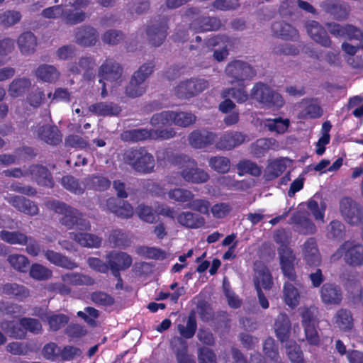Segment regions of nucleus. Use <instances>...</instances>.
I'll return each mask as SVG.
<instances>
[{
	"instance_id": "1",
	"label": "nucleus",
	"mask_w": 363,
	"mask_h": 363,
	"mask_svg": "<svg viewBox=\"0 0 363 363\" xmlns=\"http://www.w3.org/2000/svg\"><path fill=\"white\" fill-rule=\"evenodd\" d=\"M170 163L181 169L179 172H174L168 177V182L172 184L179 185L181 179L191 184H203L209 179V174L203 169L199 168L197 162L185 155H172L168 159Z\"/></svg>"
},
{
	"instance_id": "2",
	"label": "nucleus",
	"mask_w": 363,
	"mask_h": 363,
	"mask_svg": "<svg viewBox=\"0 0 363 363\" xmlns=\"http://www.w3.org/2000/svg\"><path fill=\"white\" fill-rule=\"evenodd\" d=\"M47 206L55 213L62 215L60 220V223L67 229L82 231L90 230L89 221L84 217L83 213L78 209L57 200L48 201Z\"/></svg>"
},
{
	"instance_id": "3",
	"label": "nucleus",
	"mask_w": 363,
	"mask_h": 363,
	"mask_svg": "<svg viewBox=\"0 0 363 363\" xmlns=\"http://www.w3.org/2000/svg\"><path fill=\"white\" fill-rule=\"evenodd\" d=\"M123 157L124 162L138 172L150 174L154 172L155 158L144 147L128 149Z\"/></svg>"
},
{
	"instance_id": "4",
	"label": "nucleus",
	"mask_w": 363,
	"mask_h": 363,
	"mask_svg": "<svg viewBox=\"0 0 363 363\" xmlns=\"http://www.w3.org/2000/svg\"><path fill=\"white\" fill-rule=\"evenodd\" d=\"M250 96L263 107L268 108L278 109L284 105L281 95L262 82H257L254 85Z\"/></svg>"
},
{
	"instance_id": "5",
	"label": "nucleus",
	"mask_w": 363,
	"mask_h": 363,
	"mask_svg": "<svg viewBox=\"0 0 363 363\" xmlns=\"http://www.w3.org/2000/svg\"><path fill=\"white\" fill-rule=\"evenodd\" d=\"M176 132L172 128L165 129L137 128L125 131L123 140L137 143L146 140H168L175 136Z\"/></svg>"
},
{
	"instance_id": "6",
	"label": "nucleus",
	"mask_w": 363,
	"mask_h": 363,
	"mask_svg": "<svg viewBox=\"0 0 363 363\" xmlns=\"http://www.w3.org/2000/svg\"><path fill=\"white\" fill-rule=\"evenodd\" d=\"M155 63L148 62L141 65L135 72L128 86L125 87V94L131 98L142 96L146 90L145 80L153 72Z\"/></svg>"
},
{
	"instance_id": "7",
	"label": "nucleus",
	"mask_w": 363,
	"mask_h": 363,
	"mask_svg": "<svg viewBox=\"0 0 363 363\" xmlns=\"http://www.w3.org/2000/svg\"><path fill=\"white\" fill-rule=\"evenodd\" d=\"M341 257L350 266L363 265V245L354 244L350 241H345L331 256L333 260H337Z\"/></svg>"
},
{
	"instance_id": "8",
	"label": "nucleus",
	"mask_w": 363,
	"mask_h": 363,
	"mask_svg": "<svg viewBox=\"0 0 363 363\" xmlns=\"http://www.w3.org/2000/svg\"><path fill=\"white\" fill-rule=\"evenodd\" d=\"M168 28L167 17L159 16L158 19L152 20L146 28L149 43L154 47L160 46L167 38Z\"/></svg>"
},
{
	"instance_id": "9",
	"label": "nucleus",
	"mask_w": 363,
	"mask_h": 363,
	"mask_svg": "<svg viewBox=\"0 0 363 363\" xmlns=\"http://www.w3.org/2000/svg\"><path fill=\"white\" fill-rule=\"evenodd\" d=\"M209 86L207 80L202 78H191L181 82L175 88L179 99H189L201 93Z\"/></svg>"
},
{
	"instance_id": "10",
	"label": "nucleus",
	"mask_w": 363,
	"mask_h": 363,
	"mask_svg": "<svg viewBox=\"0 0 363 363\" xmlns=\"http://www.w3.org/2000/svg\"><path fill=\"white\" fill-rule=\"evenodd\" d=\"M279 257L284 277L288 279V281L294 283L297 286H301V283L295 271L296 255L293 250L283 249Z\"/></svg>"
},
{
	"instance_id": "11",
	"label": "nucleus",
	"mask_w": 363,
	"mask_h": 363,
	"mask_svg": "<svg viewBox=\"0 0 363 363\" xmlns=\"http://www.w3.org/2000/svg\"><path fill=\"white\" fill-rule=\"evenodd\" d=\"M226 74L240 83L250 79L256 75V72L248 63L241 60H234L225 67Z\"/></svg>"
},
{
	"instance_id": "12",
	"label": "nucleus",
	"mask_w": 363,
	"mask_h": 363,
	"mask_svg": "<svg viewBox=\"0 0 363 363\" xmlns=\"http://www.w3.org/2000/svg\"><path fill=\"white\" fill-rule=\"evenodd\" d=\"M320 6L324 12L340 21L346 20L350 13L348 4L340 0H325L320 4Z\"/></svg>"
},
{
	"instance_id": "13",
	"label": "nucleus",
	"mask_w": 363,
	"mask_h": 363,
	"mask_svg": "<svg viewBox=\"0 0 363 363\" xmlns=\"http://www.w3.org/2000/svg\"><path fill=\"white\" fill-rule=\"evenodd\" d=\"M206 45L208 48L220 46V49L215 50L213 57L217 62L223 61L228 55V50L233 46V40L225 35H217L208 39Z\"/></svg>"
},
{
	"instance_id": "14",
	"label": "nucleus",
	"mask_w": 363,
	"mask_h": 363,
	"mask_svg": "<svg viewBox=\"0 0 363 363\" xmlns=\"http://www.w3.org/2000/svg\"><path fill=\"white\" fill-rule=\"evenodd\" d=\"M123 67L113 59L107 58L99 69V82L102 81L117 82L121 79Z\"/></svg>"
},
{
	"instance_id": "15",
	"label": "nucleus",
	"mask_w": 363,
	"mask_h": 363,
	"mask_svg": "<svg viewBox=\"0 0 363 363\" xmlns=\"http://www.w3.org/2000/svg\"><path fill=\"white\" fill-rule=\"evenodd\" d=\"M291 223L294 224L295 231L301 235H308L315 234L316 226L308 218L306 212L298 211L291 217Z\"/></svg>"
},
{
	"instance_id": "16",
	"label": "nucleus",
	"mask_w": 363,
	"mask_h": 363,
	"mask_svg": "<svg viewBox=\"0 0 363 363\" xmlns=\"http://www.w3.org/2000/svg\"><path fill=\"white\" fill-rule=\"evenodd\" d=\"M27 174L39 186L52 188L55 182L49 169L41 164H32L27 169Z\"/></svg>"
},
{
	"instance_id": "17",
	"label": "nucleus",
	"mask_w": 363,
	"mask_h": 363,
	"mask_svg": "<svg viewBox=\"0 0 363 363\" xmlns=\"http://www.w3.org/2000/svg\"><path fill=\"white\" fill-rule=\"evenodd\" d=\"M74 38L77 45L84 48L91 47L98 41L99 33L94 27L84 25L76 29Z\"/></svg>"
},
{
	"instance_id": "18",
	"label": "nucleus",
	"mask_w": 363,
	"mask_h": 363,
	"mask_svg": "<svg viewBox=\"0 0 363 363\" xmlns=\"http://www.w3.org/2000/svg\"><path fill=\"white\" fill-rule=\"evenodd\" d=\"M222 26L217 17L201 16L194 18L189 24V28L195 33L218 30Z\"/></svg>"
},
{
	"instance_id": "19",
	"label": "nucleus",
	"mask_w": 363,
	"mask_h": 363,
	"mask_svg": "<svg viewBox=\"0 0 363 363\" xmlns=\"http://www.w3.org/2000/svg\"><path fill=\"white\" fill-rule=\"evenodd\" d=\"M6 201L18 211L29 216L38 214L39 208L33 201L22 196H11L6 198Z\"/></svg>"
},
{
	"instance_id": "20",
	"label": "nucleus",
	"mask_w": 363,
	"mask_h": 363,
	"mask_svg": "<svg viewBox=\"0 0 363 363\" xmlns=\"http://www.w3.org/2000/svg\"><path fill=\"white\" fill-rule=\"evenodd\" d=\"M306 30L312 40L324 48H330L332 41L326 30L317 21H311L306 25Z\"/></svg>"
},
{
	"instance_id": "21",
	"label": "nucleus",
	"mask_w": 363,
	"mask_h": 363,
	"mask_svg": "<svg viewBox=\"0 0 363 363\" xmlns=\"http://www.w3.org/2000/svg\"><path fill=\"white\" fill-rule=\"evenodd\" d=\"M303 256L306 264L310 267H317L321 263L315 238H309L303 245Z\"/></svg>"
},
{
	"instance_id": "22",
	"label": "nucleus",
	"mask_w": 363,
	"mask_h": 363,
	"mask_svg": "<svg viewBox=\"0 0 363 363\" xmlns=\"http://www.w3.org/2000/svg\"><path fill=\"white\" fill-rule=\"evenodd\" d=\"M216 135L205 129L195 130L189 135V143L192 147L201 149L212 145L216 140Z\"/></svg>"
},
{
	"instance_id": "23",
	"label": "nucleus",
	"mask_w": 363,
	"mask_h": 363,
	"mask_svg": "<svg viewBox=\"0 0 363 363\" xmlns=\"http://www.w3.org/2000/svg\"><path fill=\"white\" fill-rule=\"evenodd\" d=\"M320 294L322 302L327 305H338L342 299L341 288L332 283L323 284Z\"/></svg>"
},
{
	"instance_id": "24",
	"label": "nucleus",
	"mask_w": 363,
	"mask_h": 363,
	"mask_svg": "<svg viewBox=\"0 0 363 363\" xmlns=\"http://www.w3.org/2000/svg\"><path fill=\"white\" fill-rule=\"evenodd\" d=\"M107 209L118 217L128 218L133 215V208L126 201L111 197L106 200Z\"/></svg>"
},
{
	"instance_id": "25",
	"label": "nucleus",
	"mask_w": 363,
	"mask_h": 363,
	"mask_svg": "<svg viewBox=\"0 0 363 363\" xmlns=\"http://www.w3.org/2000/svg\"><path fill=\"white\" fill-rule=\"evenodd\" d=\"M245 136L240 132L228 131L223 133L217 141L216 146L221 150H230L241 145Z\"/></svg>"
},
{
	"instance_id": "26",
	"label": "nucleus",
	"mask_w": 363,
	"mask_h": 363,
	"mask_svg": "<svg viewBox=\"0 0 363 363\" xmlns=\"http://www.w3.org/2000/svg\"><path fill=\"white\" fill-rule=\"evenodd\" d=\"M108 264L112 273H118L130 267L132 258L123 252H111L108 255Z\"/></svg>"
},
{
	"instance_id": "27",
	"label": "nucleus",
	"mask_w": 363,
	"mask_h": 363,
	"mask_svg": "<svg viewBox=\"0 0 363 363\" xmlns=\"http://www.w3.org/2000/svg\"><path fill=\"white\" fill-rule=\"evenodd\" d=\"M272 31L274 36L286 40H296L298 38V30L284 21H276L272 23Z\"/></svg>"
},
{
	"instance_id": "28",
	"label": "nucleus",
	"mask_w": 363,
	"mask_h": 363,
	"mask_svg": "<svg viewBox=\"0 0 363 363\" xmlns=\"http://www.w3.org/2000/svg\"><path fill=\"white\" fill-rule=\"evenodd\" d=\"M333 322L335 327L342 332H349L354 327V318L352 312L346 308L339 309L335 314Z\"/></svg>"
},
{
	"instance_id": "29",
	"label": "nucleus",
	"mask_w": 363,
	"mask_h": 363,
	"mask_svg": "<svg viewBox=\"0 0 363 363\" xmlns=\"http://www.w3.org/2000/svg\"><path fill=\"white\" fill-rule=\"evenodd\" d=\"M43 252L45 257L55 266L70 270L78 267V264L75 262L61 253L51 250H43Z\"/></svg>"
},
{
	"instance_id": "30",
	"label": "nucleus",
	"mask_w": 363,
	"mask_h": 363,
	"mask_svg": "<svg viewBox=\"0 0 363 363\" xmlns=\"http://www.w3.org/2000/svg\"><path fill=\"white\" fill-rule=\"evenodd\" d=\"M39 138L50 145H57L62 142V135L56 125H43L38 130Z\"/></svg>"
},
{
	"instance_id": "31",
	"label": "nucleus",
	"mask_w": 363,
	"mask_h": 363,
	"mask_svg": "<svg viewBox=\"0 0 363 363\" xmlns=\"http://www.w3.org/2000/svg\"><path fill=\"white\" fill-rule=\"evenodd\" d=\"M291 323L286 313H280L274 322L276 336L281 342H286L290 335Z\"/></svg>"
},
{
	"instance_id": "32",
	"label": "nucleus",
	"mask_w": 363,
	"mask_h": 363,
	"mask_svg": "<svg viewBox=\"0 0 363 363\" xmlns=\"http://www.w3.org/2000/svg\"><path fill=\"white\" fill-rule=\"evenodd\" d=\"M177 220L182 226L192 229L201 228L206 223L205 218L203 216L191 211L180 213L177 216Z\"/></svg>"
},
{
	"instance_id": "33",
	"label": "nucleus",
	"mask_w": 363,
	"mask_h": 363,
	"mask_svg": "<svg viewBox=\"0 0 363 363\" xmlns=\"http://www.w3.org/2000/svg\"><path fill=\"white\" fill-rule=\"evenodd\" d=\"M62 281L69 285L78 286H92L95 284L94 279L86 274L78 272H67L62 274Z\"/></svg>"
},
{
	"instance_id": "34",
	"label": "nucleus",
	"mask_w": 363,
	"mask_h": 363,
	"mask_svg": "<svg viewBox=\"0 0 363 363\" xmlns=\"http://www.w3.org/2000/svg\"><path fill=\"white\" fill-rule=\"evenodd\" d=\"M60 73L57 68L50 65L43 64L35 70V76L43 82L55 83L60 77Z\"/></svg>"
},
{
	"instance_id": "35",
	"label": "nucleus",
	"mask_w": 363,
	"mask_h": 363,
	"mask_svg": "<svg viewBox=\"0 0 363 363\" xmlns=\"http://www.w3.org/2000/svg\"><path fill=\"white\" fill-rule=\"evenodd\" d=\"M2 294L13 297L18 300H23L30 296V291L25 286L16 283H6L1 287Z\"/></svg>"
},
{
	"instance_id": "36",
	"label": "nucleus",
	"mask_w": 363,
	"mask_h": 363,
	"mask_svg": "<svg viewBox=\"0 0 363 363\" xmlns=\"http://www.w3.org/2000/svg\"><path fill=\"white\" fill-rule=\"evenodd\" d=\"M18 44L22 54L33 53L37 46V38L30 31L23 33L18 39Z\"/></svg>"
},
{
	"instance_id": "37",
	"label": "nucleus",
	"mask_w": 363,
	"mask_h": 363,
	"mask_svg": "<svg viewBox=\"0 0 363 363\" xmlns=\"http://www.w3.org/2000/svg\"><path fill=\"white\" fill-rule=\"evenodd\" d=\"M89 110L99 116H115L121 112V108L113 102H99L91 105Z\"/></svg>"
},
{
	"instance_id": "38",
	"label": "nucleus",
	"mask_w": 363,
	"mask_h": 363,
	"mask_svg": "<svg viewBox=\"0 0 363 363\" xmlns=\"http://www.w3.org/2000/svg\"><path fill=\"white\" fill-rule=\"evenodd\" d=\"M71 237L80 245L86 247H99L102 240L99 236L88 233H71Z\"/></svg>"
},
{
	"instance_id": "39",
	"label": "nucleus",
	"mask_w": 363,
	"mask_h": 363,
	"mask_svg": "<svg viewBox=\"0 0 363 363\" xmlns=\"http://www.w3.org/2000/svg\"><path fill=\"white\" fill-rule=\"evenodd\" d=\"M30 86L31 82L28 78H16L9 84L8 91L11 97L17 98L23 96Z\"/></svg>"
},
{
	"instance_id": "40",
	"label": "nucleus",
	"mask_w": 363,
	"mask_h": 363,
	"mask_svg": "<svg viewBox=\"0 0 363 363\" xmlns=\"http://www.w3.org/2000/svg\"><path fill=\"white\" fill-rule=\"evenodd\" d=\"M28 236L26 233L19 231H0V240L9 245H25L27 243Z\"/></svg>"
},
{
	"instance_id": "41",
	"label": "nucleus",
	"mask_w": 363,
	"mask_h": 363,
	"mask_svg": "<svg viewBox=\"0 0 363 363\" xmlns=\"http://www.w3.org/2000/svg\"><path fill=\"white\" fill-rule=\"evenodd\" d=\"M86 186L89 189L98 191H104L107 190L111 182L108 178L101 175H91L86 178Z\"/></svg>"
},
{
	"instance_id": "42",
	"label": "nucleus",
	"mask_w": 363,
	"mask_h": 363,
	"mask_svg": "<svg viewBox=\"0 0 363 363\" xmlns=\"http://www.w3.org/2000/svg\"><path fill=\"white\" fill-rule=\"evenodd\" d=\"M173 116L174 111H164L153 114L150 123L152 126L157 128V129H164V127L170 126L173 124Z\"/></svg>"
},
{
	"instance_id": "43",
	"label": "nucleus",
	"mask_w": 363,
	"mask_h": 363,
	"mask_svg": "<svg viewBox=\"0 0 363 363\" xmlns=\"http://www.w3.org/2000/svg\"><path fill=\"white\" fill-rule=\"evenodd\" d=\"M303 103H304L306 106L300 113L301 118L315 119L320 118L323 115L322 108L314 99H303Z\"/></svg>"
},
{
	"instance_id": "44",
	"label": "nucleus",
	"mask_w": 363,
	"mask_h": 363,
	"mask_svg": "<svg viewBox=\"0 0 363 363\" xmlns=\"http://www.w3.org/2000/svg\"><path fill=\"white\" fill-rule=\"evenodd\" d=\"M294 283L286 281L284 284V298L286 305L295 307L299 302V293Z\"/></svg>"
},
{
	"instance_id": "45",
	"label": "nucleus",
	"mask_w": 363,
	"mask_h": 363,
	"mask_svg": "<svg viewBox=\"0 0 363 363\" xmlns=\"http://www.w3.org/2000/svg\"><path fill=\"white\" fill-rule=\"evenodd\" d=\"M196 329L197 323L194 313H191L189 315L186 326L182 324H179L177 326L179 334L186 339L192 338L196 332Z\"/></svg>"
},
{
	"instance_id": "46",
	"label": "nucleus",
	"mask_w": 363,
	"mask_h": 363,
	"mask_svg": "<svg viewBox=\"0 0 363 363\" xmlns=\"http://www.w3.org/2000/svg\"><path fill=\"white\" fill-rule=\"evenodd\" d=\"M265 125L270 132L283 134L288 130L290 125V121L289 118L284 119L281 117L268 118Z\"/></svg>"
},
{
	"instance_id": "47",
	"label": "nucleus",
	"mask_w": 363,
	"mask_h": 363,
	"mask_svg": "<svg viewBox=\"0 0 363 363\" xmlns=\"http://www.w3.org/2000/svg\"><path fill=\"white\" fill-rule=\"evenodd\" d=\"M86 14L83 11H77L74 8L62 11V20L68 25H76L85 21Z\"/></svg>"
},
{
	"instance_id": "48",
	"label": "nucleus",
	"mask_w": 363,
	"mask_h": 363,
	"mask_svg": "<svg viewBox=\"0 0 363 363\" xmlns=\"http://www.w3.org/2000/svg\"><path fill=\"white\" fill-rule=\"evenodd\" d=\"M209 167L219 174L227 173L230 167V160L223 156H213L208 160Z\"/></svg>"
},
{
	"instance_id": "49",
	"label": "nucleus",
	"mask_w": 363,
	"mask_h": 363,
	"mask_svg": "<svg viewBox=\"0 0 363 363\" xmlns=\"http://www.w3.org/2000/svg\"><path fill=\"white\" fill-rule=\"evenodd\" d=\"M7 260L15 270L20 272H26L28 269L30 262L28 257L23 255H10Z\"/></svg>"
},
{
	"instance_id": "50",
	"label": "nucleus",
	"mask_w": 363,
	"mask_h": 363,
	"mask_svg": "<svg viewBox=\"0 0 363 363\" xmlns=\"http://www.w3.org/2000/svg\"><path fill=\"white\" fill-rule=\"evenodd\" d=\"M61 184L65 189L72 194L81 195L84 192V187L72 175L62 177Z\"/></svg>"
},
{
	"instance_id": "51",
	"label": "nucleus",
	"mask_w": 363,
	"mask_h": 363,
	"mask_svg": "<svg viewBox=\"0 0 363 363\" xmlns=\"http://www.w3.org/2000/svg\"><path fill=\"white\" fill-rule=\"evenodd\" d=\"M29 274L33 279L45 281L51 278L52 272L50 269L40 264L34 263L30 268Z\"/></svg>"
},
{
	"instance_id": "52",
	"label": "nucleus",
	"mask_w": 363,
	"mask_h": 363,
	"mask_svg": "<svg viewBox=\"0 0 363 363\" xmlns=\"http://www.w3.org/2000/svg\"><path fill=\"white\" fill-rule=\"evenodd\" d=\"M239 85L242 86V87L238 89L232 87L223 90L222 94L223 98L231 96L233 99L236 100L238 103L245 102L248 99L249 95L245 90V85L243 83L240 82Z\"/></svg>"
},
{
	"instance_id": "53",
	"label": "nucleus",
	"mask_w": 363,
	"mask_h": 363,
	"mask_svg": "<svg viewBox=\"0 0 363 363\" xmlns=\"http://www.w3.org/2000/svg\"><path fill=\"white\" fill-rule=\"evenodd\" d=\"M69 320V317L62 313L52 314L47 316L50 330L52 332L60 330L68 323Z\"/></svg>"
},
{
	"instance_id": "54",
	"label": "nucleus",
	"mask_w": 363,
	"mask_h": 363,
	"mask_svg": "<svg viewBox=\"0 0 363 363\" xmlns=\"http://www.w3.org/2000/svg\"><path fill=\"white\" fill-rule=\"evenodd\" d=\"M196 117L194 114L188 112L174 111L173 124L182 128H186L194 124Z\"/></svg>"
},
{
	"instance_id": "55",
	"label": "nucleus",
	"mask_w": 363,
	"mask_h": 363,
	"mask_svg": "<svg viewBox=\"0 0 363 363\" xmlns=\"http://www.w3.org/2000/svg\"><path fill=\"white\" fill-rule=\"evenodd\" d=\"M108 242L113 247L125 248L129 245L128 236L121 230H113L108 236Z\"/></svg>"
},
{
	"instance_id": "56",
	"label": "nucleus",
	"mask_w": 363,
	"mask_h": 363,
	"mask_svg": "<svg viewBox=\"0 0 363 363\" xmlns=\"http://www.w3.org/2000/svg\"><path fill=\"white\" fill-rule=\"evenodd\" d=\"M169 198L180 203H189L194 194L189 190L181 188L172 189L168 193Z\"/></svg>"
},
{
	"instance_id": "57",
	"label": "nucleus",
	"mask_w": 363,
	"mask_h": 363,
	"mask_svg": "<svg viewBox=\"0 0 363 363\" xmlns=\"http://www.w3.org/2000/svg\"><path fill=\"white\" fill-rule=\"evenodd\" d=\"M286 169V164L281 160H276L272 162L267 167L266 174L269 180L279 177Z\"/></svg>"
},
{
	"instance_id": "58",
	"label": "nucleus",
	"mask_w": 363,
	"mask_h": 363,
	"mask_svg": "<svg viewBox=\"0 0 363 363\" xmlns=\"http://www.w3.org/2000/svg\"><path fill=\"white\" fill-rule=\"evenodd\" d=\"M318 310L315 306L306 308L301 313V324L303 327L306 325H316L318 320Z\"/></svg>"
},
{
	"instance_id": "59",
	"label": "nucleus",
	"mask_w": 363,
	"mask_h": 363,
	"mask_svg": "<svg viewBox=\"0 0 363 363\" xmlns=\"http://www.w3.org/2000/svg\"><path fill=\"white\" fill-rule=\"evenodd\" d=\"M328 236L337 240L343 239L345 236V227L340 220H332L327 227Z\"/></svg>"
},
{
	"instance_id": "60",
	"label": "nucleus",
	"mask_w": 363,
	"mask_h": 363,
	"mask_svg": "<svg viewBox=\"0 0 363 363\" xmlns=\"http://www.w3.org/2000/svg\"><path fill=\"white\" fill-rule=\"evenodd\" d=\"M187 207L194 211L208 216L211 211V203L206 199H193L188 203Z\"/></svg>"
},
{
	"instance_id": "61",
	"label": "nucleus",
	"mask_w": 363,
	"mask_h": 363,
	"mask_svg": "<svg viewBox=\"0 0 363 363\" xmlns=\"http://www.w3.org/2000/svg\"><path fill=\"white\" fill-rule=\"evenodd\" d=\"M22 18L18 11L8 10L0 14V23L6 27H11L18 23Z\"/></svg>"
},
{
	"instance_id": "62",
	"label": "nucleus",
	"mask_w": 363,
	"mask_h": 363,
	"mask_svg": "<svg viewBox=\"0 0 363 363\" xmlns=\"http://www.w3.org/2000/svg\"><path fill=\"white\" fill-rule=\"evenodd\" d=\"M137 213L140 218L145 222L154 223L158 217L152 207L140 204L137 208Z\"/></svg>"
},
{
	"instance_id": "63",
	"label": "nucleus",
	"mask_w": 363,
	"mask_h": 363,
	"mask_svg": "<svg viewBox=\"0 0 363 363\" xmlns=\"http://www.w3.org/2000/svg\"><path fill=\"white\" fill-rule=\"evenodd\" d=\"M45 99V94L41 88L34 87L27 96L28 103L34 108H38Z\"/></svg>"
},
{
	"instance_id": "64",
	"label": "nucleus",
	"mask_w": 363,
	"mask_h": 363,
	"mask_svg": "<svg viewBox=\"0 0 363 363\" xmlns=\"http://www.w3.org/2000/svg\"><path fill=\"white\" fill-rule=\"evenodd\" d=\"M199 363H217L216 354L212 349L201 347L198 350Z\"/></svg>"
}]
</instances>
